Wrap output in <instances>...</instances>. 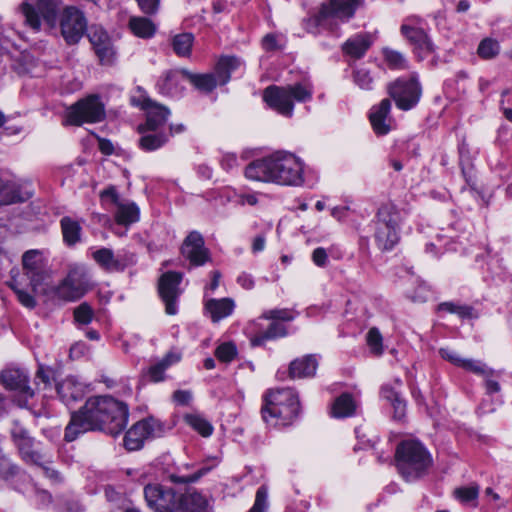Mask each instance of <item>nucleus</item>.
Returning <instances> with one entry per match:
<instances>
[{"mask_svg": "<svg viewBox=\"0 0 512 512\" xmlns=\"http://www.w3.org/2000/svg\"><path fill=\"white\" fill-rule=\"evenodd\" d=\"M93 315V310L87 303L80 304L74 310L75 321L78 322L79 324H89L93 319Z\"/></svg>", "mask_w": 512, "mask_h": 512, "instance_id": "obj_55", "label": "nucleus"}, {"mask_svg": "<svg viewBox=\"0 0 512 512\" xmlns=\"http://www.w3.org/2000/svg\"><path fill=\"white\" fill-rule=\"evenodd\" d=\"M262 47L266 51H276L282 48L281 44H279L277 36L274 34H267L262 39Z\"/></svg>", "mask_w": 512, "mask_h": 512, "instance_id": "obj_60", "label": "nucleus"}, {"mask_svg": "<svg viewBox=\"0 0 512 512\" xmlns=\"http://www.w3.org/2000/svg\"><path fill=\"white\" fill-rule=\"evenodd\" d=\"M371 37L369 34H358L348 39L342 46L345 54L354 59L362 58L371 46Z\"/></svg>", "mask_w": 512, "mask_h": 512, "instance_id": "obj_31", "label": "nucleus"}, {"mask_svg": "<svg viewBox=\"0 0 512 512\" xmlns=\"http://www.w3.org/2000/svg\"><path fill=\"white\" fill-rule=\"evenodd\" d=\"M63 241L67 246H74L81 241L82 226L81 223L69 216H64L60 220Z\"/></svg>", "mask_w": 512, "mask_h": 512, "instance_id": "obj_33", "label": "nucleus"}, {"mask_svg": "<svg viewBox=\"0 0 512 512\" xmlns=\"http://www.w3.org/2000/svg\"><path fill=\"white\" fill-rule=\"evenodd\" d=\"M34 444L35 440L33 438L16 446L21 459L27 464L37 466H43L44 463H50L49 455L42 450L36 449Z\"/></svg>", "mask_w": 512, "mask_h": 512, "instance_id": "obj_26", "label": "nucleus"}, {"mask_svg": "<svg viewBox=\"0 0 512 512\" xmlns=\"http://www.w3.org/2000/svg\"><path fill=\"white\" fill-rule=\"evenodd\" d=\"M263 317L265 319L282 320V321H291L294 319V316L287 309L269 310L263 314Z\"/></svg>", "mask_w": 512, "mask_h": 512, "instance_id": "obj_59", "label": "nucleus"}, {"mask_svg": "<svg viewBox=\"0 0 512 512\" xmlns=\"http://www.w3.org/2000/svg\"><path fill=\"white\" fill-rule=\"evenodd\" d=\"M23 275L21 281L27 282L33 292H37L48 277L45 260L38 250L26 251L22 256Z\"/></svg>", "mask_w": 512, "mask_h": 512, "instance_id": "obj_17", "label": "nucleus"}, {"mask_svg": "<svg viewBox=\"0 0 512 512\" xmlns=\"http://www.w3.org/2000/svg\"><path fill=\"white\" fill-rule=\"evenodd\" d=\"M387 92L397 108L408 111L418 104L422 89L417 77L413 75L410 78H398L389 83Z\"/></svg>", "mask_w": 512, "mask_h": 512, "instance_id": "obj_11", "label": "nucleus"}, {"mask_svg": "<svg viewBox=\"0 0 512 512\" xmlns=\"http://www.w3.org/2000/svg\"><path fill=\"white\" fill-rule=\"evenodd\" d=\"M401 213L393 204L382 205L377 213L375 240L382 250H391L400 240Z\"/></svg>", "mask_w": 512, "mask_h": 512, "instance_id": "obj_7", "label": "nucleus"}, {"mask_svg": "<svg viewBox=\"0 0 512 512\" xmlns=\"http://www.w3.org/2000/svg\"><path fill=\"white\" fill-rule=\"evenodd\" d=\"M267 509L268 490L266 486L262 485L257 489L254 504L248 512H266Z\"/></svg>", "mask_w": 512, "mask_h": 512, "instance_id": "obj_53", "label": "nucleus"}, {"mask_svg": "<svg viewBox=\"0 0 512 512\" xmlns=\"http://www.w3.org/2000/svg\"><path fill=\"white\" fill-rule=\"evenodd\" d=\"M60 0H37L36 5L23 2L20 11L25 18V24L35 31L40 30L41 20L50 28H55L58 23Z\"/></svg>", "mask_w": 512, "mask_h": 512, "instance_id": "obj_8", "label": "nucleus"}, {"mask_svg": "<svg viewBox=\"0 0 512 512\" xmlns=\"http://www.w3.org/2000/svg\"><path fill=\"white\" fill-rule=\"evenodd\" d=\"M237 355V348L232 342H224L215 350V356L222 362L229 363Z\"/></svg>", "mask_w": 512, "mask_h": 512, "instance_id": "obj_50", "label": "nucleus"}, {"mask_svg": "<svg viewBox=\"0 0 512 512\" xmlns=\"http://www.w3.org/2000/svg\"><path fill=\"white\" fill-rule=\"evenodd\" d=\"M88 38L93 46L95 48L98 45H102L105 41H107L109 36L102 28H96L92 27L90 31L88 32Z\"/></svg>", "mask_w": 512, "mask_h": 512, "instance_id": "obj_58", "label": "nucleus"}, {"mask_svg": "<svg viewBox=\"0 0 512 512\" xmlns=\"http://www.w3.org/2000/svg\"><path fill=\"white\" fill-rule=\"evenodd\" d=\"M10 434L15 446L33 439V437L30 436L29 431L20 423L19 420L12 421Z\"/></svg>", "mask_w": 512, "mask_h": 512, "instance_id": "obj_48", "label": "nucleus"}, {"mask_svg": "<svg viewBox=\"0 0 512 512\" xmlns=\"http://www.w3.org/2000/svg\"><path fill=\"white\" fill-rule=\"evenodd\" d=\"M91 286L90 276L84 266H73L55 288V295L65 301L80 299Z\"/></svg>", "mask_w": 512, "mask_h": 512, "instance_id": "obj_10", "label": "nucleus"}, {"mask_svg": "<svg viewBox=\"0 0 512 512\" xmlns=\"http://www.w3.org/2000/svg\"><path fill=\"white\" fill-rule=\"evenodd\" d=\"M313 85L309 80H303L285 86H268L263 93V99L269 107L285 117L293 115V101L305 103L312 99Z\"/></svg>", "mask_w": 512, "mask_h": 512, "instance_id": "obj_5", "label": "nucleus"}, {"mask_svg": "<svg viewBox=\"0 0 512 512\" xmlns=\"http://www.w3.org/2000/svg\"><path fill=\"white\" fill-rule=\"evenodd\" d=\"M129 28L139 38H151L156 32V25L143 16H133L129 19Z\"/></svg>", "mask_w": 512, "mask_h": 512, "instance_id": "obj_38", "label": "nucleus"}, {"mask_svg": "<svg viewBox=\"0 0 512 512\" xmlns=\"http://www.w3.org/2000/svg\"><path fill=\"white\" fill-rule=\"evenodd\" d=\"M178 507L181 512H211L208 500L196 491L180 495Z\"/></svg>", "mask_w": 512, "mask_h": 512, "instance_id": "obj_27", "label": "nucleus"}, {"mask_svg": "<svg viewBox=\"0 0 512 512\" xmlns=\"http://www.w3.org/2000/svg\"><path fill=\"white\" fill-rule=\"evenodd\" d=\"M61 35L69 45L77 44L87 31L84 13L74 6L63 9L59 16Z\"/></svg>", "mask_w": 512, "mask_h": 512, "instance_id": "obj_16", "label": "nucleus"}, {"mask_svg": "<svg viewBox=\"0 0 512 512\" xmlns=\"http://www.w3.org/2000/svg\"><path fill=\"white\" fill-rule=\"evenodd\" d=\"M391 106V101L386 98L370 110L369 120L373 131L378 136L386 135L393 129L394 120L390 115Z\"/></svg>", "mask_w": 512, "mask_h": 512, "instance_id": "obj_21", "label": "nucleus"}, {"mask_svg": "<svg viewBox=\"0 0 512 512\" xmlns=\"http://www.w3.org/2000/svg\"><path fill=\"white\" fill-rule=\"evenodd\" d=\"M36 385L39 387L41 384L43 385V389L46 388L50 384V373L48 370L43 367H39L35 376Z\"/></svg>", "mask_w": 512, "mask_h": 512, "instance_id": "obj_62", "label": "nucleus"}, {"mask_svg": "<svg viewBox=\"0 0 512 512\" xmlns=\"http://www.w3.org/2000/svg\"><path fill=\"white\" fill-rule=\"evenodd\" d=\"M102 200H110L114 205L118 204L121 200L115 187L110 186L103 190L100 194Z\"/></svg>", "mask_w": 512, "mask_h": 512, "instance_id": "obj_64", "label": "nucleus"}, {"mask_svg": "<svg viewBox=\"0 0 512 512\" xmlns=\"http://www.w3.org/2000/svg\"><path fill=\"white\" fill-rule=\"evenodd\" d=\"M187 71L169 70L158 80L157 86L162 94L177 96L183 89L182 80L186 78Z\"/></svg>", "mask_w": 512, "mask_h": 512, "instance_id": "obj_25", "label": "nucleus"}, {"mask_svg": "<svg viewBox=\"0 0 512 512\" xmlns=\"http://www.w3.org/2000/svg\"><path fill=\"white\" fill-rule=\"evenodd\" d=\"M144 497L154 512H181L178 507L179 496L171 488L148 484L144 487Z\"/></svg>", "mask_w": 512, "mask_h": 512, "instance_id": "obj_18", "label": "nucleus"}, {"mask_svg": "<svg viewBox=\"0 0 512 512\" xmlns=\"http://www.w3.org/2000/svg\"><path fill=\"white\" fill-rule=\"evenodd\" d=\"M500 53V44L496 39L484 38L478 45L477 54L484 60H491Z\"/></svg>", "mask_w": 512, "mask_h": 512, "instance_id": "obj_44", "label": "nucleus"}, {"mask_svg": "<svg viewBox=\"0 0 512 512\" xmlns=\"http://www.w3.org/2000/svg\"><path fill=\"white\" fill-rule=\"evenodd\" d=\"M353 79L355 84L363 90H371L373 84V78L370 72L365 68L356 69L353 72Z\"/></svg>", "mask_w": 512, "mask_h": 512, "instance_id": "obj_54", "label": "nucleus"}, {"mask_svg": "<svg viewBox=\"0 0 512 512\" xmlns=\"http://www.w3.org/2000/svg\"><path fill=\"white\" fill-rule=\"evenodd\" d=\"M481 366H482L484 372L483 373H475V374L484 377V385H485L486 393L493 394V393L500 392L501 386H500L499 382L497 381V379H495V378L499 377V373L494 371L493 369L487 367L486 364H484L483 362H481Z\"/></svg>", "mask_w": 512, "mask_h": 512, "instance_id": "obj_45", "label": "nucleus"}, {"mask_svg": "<svg viewBox=\"0 0 512 512\" xmlns=\"http://www.w3.org/2000/svg\"><path fill=\"white\" fill-rule=\"evenodd\" d=\"M286 333V328L283 324L272 322L267 330L256 334L251 339V344L253 346H262L266 341L276 339L278 337H283L286 335Z\"/></svg>", "mask_w": 512, "mask_h": 512, "instance_id": "obj_39", "label": "nucleus"}, {"mask_svg": "<svg viewBox=\"0 0 512 512\" xmlns=\"http://www.w3.org/2000/svg\"><path fill=\"white\" fill-rule=\"evenodd\" d=\"M179 360L178 356L167 354L159 363L149 367L147 375L153 382H160L164 379L165 370L173 363Z\"/></svg>", "mask_w": 512, "mask_h": 512, "instance_id": "obj_41", "label": "nucleus"}, {"mask_svg": "<svg viewBox=\"0 0 512 512\" xmlns=\"http://www.w3.org/2000/svg\"><path fill=\"white\" fill-rule=\"evenodd\" d=\"M182 273L168 271L164 273L158 283V291L162 301L165 303V311L169 315L177 313V299L180 296L179 285L182 281Z\"/></svg>", "mask_w": 512, "mask_h": 512, "instance_id": "obj_20", "label": "nucleus"}, {"mask_svg": "<svg viewBox=\"0 0 512 512\" xmlns=\"http://www.w3.org/2000/svg\"><path fill=\"white\" fill-rule=\"evenodd\" d=\"M383 55L390 69L404 70L408 68V62L405 56L399 51L385 48L383 49Z\"/></svg>", "mask_w": 512, "mask_h": 512, "instance_id": "obj_46", "label": "nucleus"}, {"mask_svg": "<svg viewBox=\"0 0 512 512\" xmlns=\"http://www.w3.org/2000/svg\"><path fill=\"white\" fill-rule=\"evenodd\" d=\"M96 55L98 56L101 64L109 65L113 62L115 51L113 49L110 39L105 41L102 45H98L94 48Z\"/></svg>", "mask_w": 512, "mask_h": 512, "instance_id": "obj_49", "label": "nucleus"}, {"mask_svg": "<svg viewBox=\"0 0 512 512\" xmlns=\"http://www.w3.org/2000/svg\"><path fill=\"white\" fill-rule=\"evenodd\" d=\"M422 19L418 16H409L404 19L400 27L401 34L413 46L415 54L422 60L434 51V45L420 26Z\"/></svg>", "mask_w": 512, "mask_h": 512, "instance_id": "obj_15", "label": "nucleus"}, {"mask_svg": "<svg viewBox=\"0 0 512 512\" xmlns=\"http://www.w3.org/2000/svg\"><path fill=\"white\" fill-rule=\"evenodd\" d=\"M61 401L69 406L81 400L85 395V385L74 376H67L56 385Z\"/></svg>", "mask_w": 512, "mask_h": 512, "instance_id": "obj_24", "label": "nucleus"}, {"mask_svg": "<svg viewBox=\"0 0 512 512\" xmlns=\"http://www.w3.org/2000/svg\"><path fill=\"white\" fill-rule=\"evenodd\" d=\"M139 147L146 152L155 151L163 147L169 140V134L165 131L141 133Z\"/></svg>", "mask_w": 512, "mask_h": 512, "instance_id": "obj_37", "label": "nucleus"}, {"mask_svg": "<svg viewBox=\"0 0 512 512\" xmlns=\"http://www.w3.org/2000/svg\"><path fill=\"white\" fill-rule=\"evenodd\" d=\"M181 255L189 261V266L200 267L211 261L209 249L205 246L203 236L198 231H191L184 239L181 248Z\"/></svg>", "mask_w": 512, "mask_h": 512, "instance_id": "obj_19", "label": "nucleus"}, {"mask_svg": "<svg viewBox=\"0 0 512 512\" xmlns=\"http://www.w3.org/2000/svg\"><path fill=\"white\" fill-rule=\"evenodd\" d=\"M19 473V466L13 463L4 454L0 457V478L10 480Z\"/></svg>", "mask_w": 512, "mask_h": 512, "instance_id": "obj_52", "label": "nucleus"}, {"mask_svg": "<svg viewBox=\"0 0 512 512\" xmlns=\"http://www.w3.org/2000/svg\"><path fill=\"white\" fill-rule=\"evenodd\" d=\"M478 493H479L478 487H476V486L461 487V488H457L454 491L455 497L464 503L475 500L478 497Z\"/></svg>", "mask_w": 512, "mask_h": 512, "instance_id": "obj_56", "label": "nucleus"}, {"mask_svg": "<svg viewBox=\"0 0 512 512\" xmlns=\"http://www.w3.org/2000/svg\"><path fill=\"white\" fill-rule=\"evenodd\" d=\"M318 362L313 355H307L303 358L291 362L289 374L291 378H306L315 375Z\"/></svg>", "mask_w": 512, "mask_h": 512, "instance_id": "obj_30", "label": "nucleus"}, {"mask_svg": "<svg viewBox=\"0 0 512 512\" xmlns=\"http://www.w3.org/2000/svg\"><path fill=\"white\" fill-rule=\"evenodd\" d=\"M0 381L7 389L17 391L25 398H31L34 395L33 389L28 384V375L19 368L3 370Z\"/></svg>", "mask_w": 512, "mask_h": 512, "instance_id": "obj_22", "label": "nucleus"}, {"mask_svg": "<svg viewBox=\"0 0 512 512\" xmlns=\"http://www.w3.org/2000/svg\"><path fill=\"white\" fill-rule=\"evenodd\" d=\"M24 285H27V282L17 280L14 278L10 284L11 288L15 292L18 301L27 308H34L36 306V300L34 296L25 290Z\"/></svg>", "mask_w": 512, "mask_h": 512, "instance_id": "obj_43", "label": "nucleus"}, {"mask_svg": "<svg viewBox=\"0 0 512 512\" xmlns=\"http://www.w3.org/2000/svg\"><path fill=\"white\" fill-rule=\"evenodd\" d=\"M299 400L290 388L269 390L264 396L261 414L270 426H286L298 415Z\"/></svg>", "mask_w": 512, "mask_h": 512, "instance_id": "obj_3", "label": "nucleus"}, {"mask_svg": "<svg viewBox=\"0 0 512 512\" xmlns=\"http://www.w3.org/2000/svg\"><path fill=\"white\" fill-rule=\"evenodd\" d=\"M396 462L406 481L417 480L427 474L433 460L429 451L416 440H404L397 445Z\"/></svg>", "mask_w": 512, "mask_h": 512, "instance_id": "obj_4", "label": "nucleus"}, {"mask_svg": "<svg viewBox=\"0 0 512 512\" xmlns=\"http://www.w3.org/2000/svg\"><path fill=\"white\" fill-rule=\"evenodd\" d=\"M239 58L225 56L219 59L215 74H191L187 71L186 78L199 90L211 92L218 84H226L230 73L240 66Z\"/></svg>", "mask_w": 512, "mask_h": 512, "instance_id": "obj_9", "label": "nucleus"}, {"mask_svg": "<svg viewBox=\"0 0 512 512\" xmlns=\"http://www.w3.org/2000/svg\"><path fill=\"white\" fill-rule=\"evenodd\" d=\"M115 206V221L118 224L128 226L139 220L140 210L134 202L121 200Z\"/></svg>", "mask_w": 512, "mask_h": 512, "instance_id": "obj_32", "label": "nucleus"}, {"mask_svg": "<svg viewBox=\"0 0 512 512\" xmlns=\"http://www.w3.org/2000/svg\"><path fill=\"white\" fill-rule=\"evenodd\" d=\"M245 176L254 181L298 187L305 181L304 163L292 153L278 151L251 162Z\"/></svg>", "mask_w": 512, "mask_h": 512, "instance_id": "obj_2", "label": "nucleus"}, {"mask_svg": "<svg viewBox=\"0 0 512 512\" xmlns=\"http://www.w3.org/2000/svg\"><path fill=\"white\" fill-rule=\"evenodd\" d=\"M29 198L27 192H23L19 185L12 181L0 178V205H10L24 202Z\"/></svg>", "mask_w": 512, "mask_h": 512, "instance_id": "obj_29", "label": "nucleus"}, {"mask_svg": "<svg viewBox=\"0 0 512 512\" xmlns=\"http://www.w3.org/2000/svg\"><path fill=\"white\" fill-rule=\"evenodd\" d=\"M92 259L105 271H123L131 257L125 254H117L106 247L97 249L91 253Z\"/></svg>", "mask_w": 512, "mask_h": 512, "instance_id": "obj_23", "label": "nucleus"}, {"mask_svg": "<svg viewBox=\"0 0 512 512\" xmlns=\"http://www.w3.org/2000/svg\"><path fill=\"white\" fill-rule=\"evenodd\" d=\"M105 109L98 95H91L73 104L66 113V123L80 126L97 123L104 119Z\"/></svg>", "mask_w": 512, "mask_h": 512, "instance_id": "obj_12", "label": "nucleus"}, {"mask_svg": "<svg viewBox=\"0 0 512 512\" xmlns=\"http://www.w3.org/2000/svg\"><path fill=\"white\" fill-rule=\"evenodd\" d=\"M327 259V252L322 247L316 248L312 253V260L319 267H324L327 264Z\"/></svg>", "mask_w": 512, "mask_h": 512, "instance_id": "obj_61", "label": "nucleus"}, {"mask_svg": "<svg viewBox=\"0 0 512 512\" xmlns=\"http://www.w3.org/2000/svg\"><path fill=\"white\" fill-rule=\"evenodd\" d=\"M381 397L391 404L394 419L401 420L405 416L406 403L395 388L389 385L382 386Z\"/></svg>", "mask_w": 512, "mask_h": 512, "instance_id": "obj_35", "label": "nucleus"}, {"mask_svg": "<svg viewBox=\"0 0 512 512\" xmlns=\"http://www.w3.org/2000/svg\"><path fill=\"white\" fill-rule=\"evenodd\" d=\"M194 36L192 33L177 34L172 38L171 45L173 51L179 57H188L191 54Z\"/></svg>", "mask_w": 512, "mask_h": 512, "instance_id": "obj_40", "label": "nucleus"}, {"mask_svg": "<svg viewBox=\"0 0 512 512\" xmlns=\"http://www.w3.org/2000/svg\"><path fill=\"white\" fill-rule=\"evenodd\" d=\"M170 480L175 484H187L196 482L199 479V475L191 474V475H178L171 474L169 476Z\"/></svg>", "mask_w": 512, "mask_h": 512, "instance_id": "obj_63", "label": "nucleus"}, {"mask_svg": "<svg viewBox=\"0 0 512 512\" xmlns=\"http://www.w3.org/2000/svg\"><path fill=\"white\" fill-rule=\"evenodd\" d=\"M357 404L353 396L343 393L337 397L331 408V415L335 418L350 417L355 413Z\"/></svg>", "mask_w": 512, "mask_h": 512, "instance_id": "obj_36", "label": "nucleus"}, {"mask_svg": "<svg viewBox=\"0 0 512 512\" xmlns=\"http://www.w3.org/2000/svg\"><path fill=\"white\" fill-rule=\"evenodd\" d=\"M366 339L371 352L375 355H381L383 352V338L380 331L375 327L371 328Z\"/></svg>", "mask_w": 512, "mask_h": 512, "instance_id": "obj_51", "label": "nucleus"}, {"mask_svg": "<svg viewBox=\"0 0 512 512\" xmlns=\"http://www.w3.org/2000/svg\"><path fill=\"white\" fill-rule=\"evenodd\" d=\"M362 0H330L323 3L319 12L304 23L309 33H317L319 27L332 29L336 21H348L355 14Z\"/></svg>", "mask_w": 512, "mask_h": 512, "instance_id": "obj_6", "label": "nucleus"}, {"mask_svg": "<svg viewBox=\"0 0 512 512\" xmlns=\"http://www.w3.org/2000/svg\"><path fill=\"white\" fill-rule=\"evenodd\" d=\"M184 420L203 437H209L213 433L212 424L199 414H186Z\"/></svg>", "mask_w": 512, "mask_h": 512, "instance_id": "obj_42", "label": "nucleus"}, {"mask_svg": "<svg viewBox=\"0 0 512 512\" xmlns=\"http://www.w3.org/2000/svg\"><path fill=\"white\" fill-rule=\"evenodd\" d=\"M131 104L140 107L146 113V121L138 126L139 133L164 131L170 111L167 107L156 103L147 96L141 95L140 97L132 96Z\"/></svg>", "mask_w": 512, "mask_h": 512, "instance_id": "obj_13", "label": "nucleus"}, {"mask_svg": "<svg viewBox=\"0 0 512 512\" xmlns=\"http://www.w3.org/2000/svg\"><path fill=\"white\" fill-rule=\"evenodd\" d=\"M142 13L148 16L156 15L160 9L161 0H135Z\"/></svg>", "mask_w": 512, "mask_h": 512, "instance_id": "obj_57", "label": "nucleus"}, {"mask_svg": "<svg viewBox=\"0 0 512 512\" xmlns=\"http://www.w3.org/2000/svg\"><path fill=\"white\" fill-rule=\"evenodd\" d=\"M439 311H445L452 314H457L460 318H473V308L467 305H458L453 302H443L438 305Z\"/></svg>", "mask_w": 512, "mask_h": 512, "instance_id": "obj_47", "label": "nucleus"}, {"mask_svg": "<svg viewBox=\"0 0 512 512\" xmlns=\"http://www.w3.org/2000/svg\"><path fill=\"white\" fill-rule=\"evenodd\" d=\"M206 311L210 314L213 322L229 316L234 309V302L230 298L210 299L205 304Z\"/></svg>", "mask_w": 512, "mask_h": 512, "instance_id": "obj_34", "label": "nucleus"}, {"mask_svg": "<svg viewBox=\"0 0 512 512\" xmlns=\"http://www.w3.org/2000/svg\"><path fill=\"white\" fill-rule=\"evenodd\" d=\"M439 354L444 360L450 362L451 364L457 367L463 368L466 371H470L472 373L484 372L481 366V361L462 358L455 350L451 348H440Z\"/></svg>", "mask_w": 512, "mask_h": 512, "instance_id": "obj_28", "label": "nucleus"}, {"mask_svg": "<svg viewBox=\"0 0 512 512\" xmlns=\"http://www.w3.org/2000/svg\"><path fill=\"white\" fill-rule=\"evenodd\" d=\"M165 432V425L153 417L135 423L124 436V446L129 451L142 448L148 438L160 437Z\"/></svg>", "mask_w": 512, "mask_h": 512, "instance_id": "obj_14", "label": "nucleus"}, {"mask_svg": "<svg viewBox=\"0 0 512 512\" xmlns=\"http://www.w3.org/2000/svg\"><path fill=\"white\" fill-rule=\"evenodd\" d=\"M129 409L126 403L111 396H94L73 412L65 428L64 439L72 442L88 431L119 435L127 426Z\"/></svg>", "mask_w": 512, "mask_h": 512, "instance_id": "obj_1", "label": "nucleus"}]
</instances>
